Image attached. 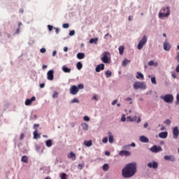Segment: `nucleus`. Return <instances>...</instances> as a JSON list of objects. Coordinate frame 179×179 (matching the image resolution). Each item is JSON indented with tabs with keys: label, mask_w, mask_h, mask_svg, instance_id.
Masks as SVG:
<instances>
[{
	"label": "nucleus",
	"mask_w": 179,
	"mask_h": 179,
	"mask_svg": "<svg viewBox=\"0 0 179 179\" xmlns=\"http://www.w3.org/2000/svg\"><path fill=\"white\" fill-rule=\"evenodd\" d=\"M136 162H131L126 164L122 170L123 178H131L136 174Z\"/></svg>",
	"instance_id": "obj_1"
},
{
	"label": "nucleus",
	"mask_w": 179,
	"mask_h": 179,
	"mask_svg": "<svg viewBox=\"0 0 179 179\" xmlns=\"http://www.w3.org/2000/svg\"><path fill=\"white\" fill-rule=\"evenodd\" d=\"M158 16L159 19H164V17H169L170 16V7H164L162 12L159 13Z\"/></svg>",
	"instance_id": "obj_2"
},
{
	"label": "nucleus",
	"mask_w": 179,
	"mask_h": 179,
	"mask_svg": "<svg viewBox=\"0 0 179 179\" xmlns=\"http://www.w3.org/2000/svg\"><path fill=\"white\" fill-rule=\"evenodd\" d=\"M160 99H162V100H164V101H165V103H167L168 104H171V103L174 101V96H173V94H166L164 96H161Z\"/></svg>",
	"instance_id": "obj_3"
},
{
	"label": "nucleus",
	"mask_w": 179,
	"mask_h": 179,
	"mask_svg": "<svg viewBox=\"0 0 179 179\" xmlns=\"http://www.w3.org/2000/svg\"><path fill=\"white\" fill-rule=\"evenodd\" d=\"M146 43H148V37L146 35L143 36L142 38L138 41L137 45L138 50H142L145 45H146Z\"/></svg>",
	"instance_id": "obj_4"
},
{
	"label": "nucleus",
	"mask_w": 179,
	"mask_h": 179,
	"mask_svg": "<svg viewBox=\"0 0 179 179\" xmlns=\"http://www.w3.org/2000/svg\"><path fill=\"white\" fill-rule=\"evenodd\" d=\"M133 86L135 90H138V89H143L145 90V89H146V84H145L143 82L137 81L134 83Z\"/></svg>",
	"instance_id": "obj_5"
},
{
	"label": "nucleus",
	"mask_w": 179,
	"mask_h": 179,
	"mask_svg": "<svg viewBox=\"0 0 179 179\" xmlns=\"http://www.w3.org/2000/svg\"><path fill=\"white\" fill-rule=\"evenodd\" d=\"M108 55H110V52H104L103 53L101 61L103 62V64H110L111 62V59L108 57Z\"/></svg>",
	"instance_id": "obj_6"
},
{
	"label": "nucleus",
	"mask_w": 179,
	"mask_h": 179,
	"mask_svg": "<svg viewBox=\"0 0 179 179\" xmlns=\"http://www.w3.org/2000/svg\"><path fill=\"white\" fill-rule=\"evenodd\" d=\"M150 152L152 153H159V152H163V148L160 145H153L150 148Z\"/></svg>",
	"instance_id": "obj_7"
},
{
	"label": "nucleus",
	"mask_w": 179,
	"mask_h": 179,
	"mask_svg": "<svg viewBox=\"0 0 179 179\" xmlns=\"http://www.w3.org/2000/svg\"><path fill=\"white\" fill-rule=\"evenodd\" d=\"M148 167L156 169L159 167V164L156 161H153L152 162H149L148 164Z\"/></svg>",
	"instance_id": "obj_8"
},
{
	"label": "nucleus",
	"mask_w": 179,
	"mask_h": 179,
	"mask_svg": "<svg viewBox=\"0 0 179 179\" xmlns=\"http://www.w3.org/2000/svg\"><path fill=\"white\" fill-rule=\"evenodd\" d=\"M173 139H178L179 135L178 127L176 126L173 129Z\"/></svg>",
	"instance_id": "obj_9"
},
{
	"label": "nucleus",
	"mask_w": 179,
	"mask_h": 179,
	"mask_svg": "<svg viewBox=\"0 0 179 179\" xmlns=\"http://www.w3.org/2000/svg\"><path fill=\"white\" fill-rule=\"evenodd\" d=\"M48 80H54V70H50L47 73Z\"/></svg>",
	"instance_id": "obj_10"
},
{
	"label": "nucleus",
	"mask_w": 179,
	"mask_h": 179,
	"mask_svg": "<svg viewBox=\"0 0 179 179\" xmlns=\"http://www.w3.org/2000/svg\"><path fill=\"white\" fill-rule=\"evenodd\" d=\"M78 92H79V90L76 85H73L70 88V93L71 94H78Z\"/></svg>",
	"instance_id": "obj_11"
},
{
	"label": "nucleus",
	"mask_w": 179,
	"mask_h": 179,
	"mask_svg": "<svg viewBox=\"0 0 179 179\" xmlns=\"http://www.w3.org/2000/svg\"><path fill=\"white\" fill-rule=\"evenodd\" d=\"M33 101H36V96H32L30 99H26L24 104L25 106H31Z\"/></svg>",
	"instance_id": "obj_12"
},
{
	"label": "nucleus",
	"mask_w": 179,
	"mask_h": 179,
	"mask_svg": "<svg viewBox=\"0 0 179 179\" xmlns=\"http://www.w3.org/2000/svg\"><path fill=\"white\" fill-rule=\"evenodd\" d=\"M171 49V45H170V43L167 42V41H166L164 43V51H170V50Z\"/></svg>",
	"instance_id": "obj_13"
},
{
	"label": "nucleus",
	"mask_w": 179,
	"mask_h": 179,
	"mask_svg": "<svg viewBox=\"0 0 179 179\" xmlns=\"http://www.w3.org/2000/svg\"><path fill=\"white\" fill-rule=\"evenodd\" d=\"M164 160H167L169 162H176V157L173 155H165L164 157Z\"/></svg>",
	"instance_id": "obj_14"
},
{
	"label": "nucleus",
	"mask_w": 179,
	"mask_h": 179,
	"mask_svg": "<svg viewBox=\"0 0 179 179\" xmlns=\"http://www.w3.org/2000/svg\"><path fill=\"white\" fill-rule=\"evenodd\" d=\"M96 72H100L101 71H104V64H100L96 66L95 69Z\"/></svg>",
	"instance_id": "obj_15"
},
{
	"label": "nucleus",
	"mask_w": 179,
	"mask_h": 179,
	"mask_svg": "<svg viewBox=\"0 0 179 179\" xmlns=\"http://www.w3.org/2000/svg\"><path fill=\"white\" fill-rule=\"evenodd\" d=\"M62 69L63 71V72H64V73H71V68H69L68 66H66V65H64L62 67Z\"/></svg>",
	"instance_id": "obj_16"
},
{
	"label": "nucleus",
	"mask_w": 179,
	"mask_h": 179,
	"mask_svg": "<svg viewBox=\"0 0 179 179\" xmlns=\"http://www.w3.org/2000/svg\"><path fill=\"white\" fill-rule=\"evenodd\" d=\"M120 156H131V152L129 151L121 150L119 152Z\"/></svg>",
	"instance_id": "obj_17"
},
{
	"label": "nucleus",
	"mask_w": 179,
	"mask_h": 179,
	"mask_svg": "<svg viewBox=\"0 0 179 179\" xmlns=\"http://www.w3.org/2000/svg\"><path fill=\"white\" fill-rule=\"evenodd\" d=\"M108 135L109 143H114V136H113V133H111V131H108Z\"/></svg>",
	"instance_id": "obj_18"
},
{
	"label": "nucleus",
	"mask_w": 179,
	"mask_h": 179,
	"mask_svg": "<svg viewBox=\"0 0 179 179\" xmlns=\"http://www.w3.org/2000/svg\"><path fill=\"white\" fill-rule=\"evenodd\" d=\"M140 142H142L143 143H148L149 138L145 136H141L140 137Z\"/></svg>",
	"instance_id": "obj_19"
},
{
	"label": "nucleus",
	"mask_w": 179,
	"mask_h": 179,
	"mask_svg": "<svg viewBox=\"0 0 179 179\" xmlns=\"http://www.w3.org/2000/svg\"><path fill=\"white\" fill-rule=\"evenodd\" d=\"M167 135H169L167 131H162L159 134V138H162V139H166V138H167Z\"/></svg>",
	"instance_id": "obj_20"
},
{
	"label": "nucleus",
	"mask_w": 179,
	"mask_h": 179,
	"mask_svg": "<svg viewBox=\"0 0 179 179\" xmlns=\"http://www.w3.org/2000/svg\"><path fill=\"white\" fill-rule=\"evenodd\" d=\"M68 158L69 159H71L73 161V160H76V155L75 153H73V152H71L69 155H68Z\"/></svg>",
	"instance_id": "obj_21"
},
{
	"label": "nucleus",
	"mask_w": 179,
	"mask_h": 179,
	"mask_svg": "<svg viewBox=\"0 0 179 179\" xmlns=\"http://www.w3.org/2000/svg\"><path fill=\"white\" fill-rule=\"evenodd\" d=\"M34 139H38L40 138V135H41V134H38V130L37 129H36V130L34 131Z\"/></svg>",
	"instance_id": "obj_22"
},
{
	"label": "nucleus",
	"mask_w": 179,
	"mask_h": 179,
	"mask_svg": "<svg viewBox=\"0 0 179 179\" xmlns=\"http://www.w3.org/2000/svg\"><path fill=\"white\" fill-rule=\"evenodd\" d=\"M148 65L149 66H158L159 63H157V62H155V61L150 60V62H148Z\"/></svg>",
	"instance_id": "obj_23"
},
{
	"label": "nucleus",
	"mask_w": 179,
	"mask_h": 179,
	"mask_svg": "<svg viewBox=\"0 0 179 179\" xmlns=\"http://www.w3.org/2000/svg\"><path fill=\"white\" fill-rule=\"evenodd\" d=\"M84 145H85V146H87V148H90V146H92V145H93V142L91 140L85 141Z\"/></svg>",
	"instance_id": "obj_24"
},
{
	"label": "nucleus",
	"mask_w": 179,
	"mask_h": 179,
	"mask_svg": "<svg viewBox=\"0 0 179 179\" xmlns=\"http://www.w3.org/2000/svg\"><path fill=\"white\" fill-rule=\"evenodd\" d=\"M136 78V79H142V80H143V79H145L143 74H142V73H141V71L137 72Z\"/></svg>",
	"instance_id": "obj_25"
},
{
	"label": "nucleus",
	"mask_w": 179,
	"mask_h": 179,
	"mask_svg": "<svg viewBox=\"0 0 179 179\" xmlns=\"http://www.w3.org/2000/svg\"><path fill=\"white\" fill-rule=\"evenodd\" d=\"M45 146L47 148H51V146H52V140L51 139H49V140H47L45 142Z\"/></svg>",
	"instance_id": "obj_26"
},
{
	"label": "nucleus",
	"mask_w": 179,
	"mask_h": 179,
	"mask_svg": "<svg viewBox=\"0 0 179 179\" xmlns=\"http://www.w3.org/2000/svg\"><path fill=\"white\" fill-rule=\"evenodd\" d=\"M128 64H131V60L124 59L122 62V66H125L126 65H128Z\"/></svg>",
	"instance_id": "obj_27"
},
{
	"label": "nucleus",
	"mask_w": 179,
	"mask_h": 179,
	"mask_svg": "<svg viewBox=\"0 0 179 179\" xmlns=\"http://www.w3.org/2000/svg\"><path fill=\"white\" fill-rule=\"evenodd\" d=\"M77 58L78 59H83L85 58V54L83 52H78L77 54Z\"/></svg>",
	"instance_id": "obj_28"
},
{
	"label": "nucleus",
	"mask_w": 179,
	"mask_h": 179,
	"mask_svg": "<svg viewBox=\"0 0 179 179\" xmlns=\"http://www.w3.org/2000/svg\"><path fill=\"white\" fill-rule=\"evenodd\" d=\"M81 127H83L84 131H88L89 130V125L87 124H86V123H83L81 124Z\"/></svg>",
	"instance_id": "obj_29"
},
{
	"label": "nucleus",
	"mask_w": 179,
	"mask_h": 179,
	"mask_svg": "<svg viewBox=\"0 0 179 179\" xmlns=\"http://www.w3.org/2000/svg\"><path fill=\"white\" fill-rule=\"evenodd\" d=\"M102 169L103 171H108V169H110V166L108 164H105L103 165Z\"/></svg>",
	"instance_id": "obj_30"
},
{
	"label": "nucleus",
	"mask_w": 179,
	"mask_h": 179,
	"mask_svg": "<svg viewBox=\"0 0 179 179\" xmlns=\"http://www.w3.org/2000/svg\"><path fill=\"white\" fill-rule=\"evenodd\" d=\"M124 50H125V48L124 46L119 47V54L120 55H122V54H124Z\"/></svg>",
	"instance_id": "obj_31"
},
{
	"label": "nucleus",
	"mask_w": 179,
	"mask_h": 179,
	"mask_svg": "<svg viewBox=\"0 0 179 179\" xmlns=\"http://www.w3.org/2000/svg\"><path fill=\"white\" fill-rule=\"evenodd\" d=\"M98 40H99V39H98L97 38H91V39L90 40V44H93V43H94V44H97Z\"/></svg>",
	"instance_id": "obj_32"
},
{
	"label": "nucleus",
	"mask_w": 179,
	"mask_h": 179,
	"mask_svg": "<svg viewBox=\"0 0 179 179\" xmlns=\"http://www.w3.org/2000/svg\"><path fill=\"white\" fill-rule=\"evenodd\" d=\"M105 75H106V78H110L111 75H113V73L111 72V71L107 70L105 72Z\"/></svg>",
	"instance_id": "obj_33"
},
{
	"label": "nucleus",
	"mask_w": 179,
	"mask_h": 179,
	"mask_svg": "<svg viewBox=\"0 0 179 179\" xmlns=\"http://www.w3.org/2000/svg\"><path fill=\"white\" fill-rule=\"evenodd\" d=\"M77 69H78V71H80V69H82V68H83V64H82V63L80 62H78L76 64Z\"/></svg>",
	"instance_id": "obj_34"
},
{
	"label": "nucleus",
	"mask_w": 179,
	"mask_h": 179,
	"mask_svg": "<svg viewBox=\"0 0 179 179\" xmlns=\"http://www.w3.org/2000/svg\"><path fill=\"white\" fill-rule=\"evenodd\" d=\"M27 160H28V158H27V156L26 155L22 156L21 158V162H22V163H27Z\"/></svg>",
	"instance_id": "obj_35"
},
{
	"label": "nucleus",
	"mask_w": 179,
	"mask_h": 179,
	"mask_svg": "<svg viewBox=\"0 0 179 179\" xmlns=\"http://www.w3.org/2000/svg\"><path fill=\"white\" fill-rule=\"evenodd\" d=\"M77 89L79 90H82V89H85V85L83 84H78Z\"/></svg>",
	"instance_id": "obj_36"
},
{
	"label": "nucleus",
	"mask_w": 179,
	"mask_h": 179,
	"mask_svg": "<svg viewBox=\"0 0 179 179\" xmlns=\"http://www.w3.org/2000/svg\"><path fill=\"white\" fill-rule=\"evenodd\" d=\"M85 167V164L83 163V164H79L78 165V170H82L83 168Z\"/></svg>",
	"instance_id": "obj_37"
},
{
	"label": "nucleus",
	"mask_w": 179,
	"mask_h": 179,
	"mask_svg": "<svg viewBox=\"0 0 179 179\" xmlns=\"http://www.w3.org/2000/svg\"><path fill=\"white\" fill-rule=\"evenodd\" d=\"M151 82H152V85H156L157 83L156 82V77L153 76L152 78H151Z\"/></svg>",
	"instance_id": "obj_38"
},
{
	"label": "nucleus",
	"mask_w": 179,
	"mask_h": 179,
	"mask_svg": "<svg viewBox=\"0 0 179 179\" xmlns=\"http://www.w3.org/2000/svg\"><path fill=\"white\" fill-rule=\"evenodd\" d=\"M107 37H108V38H113V36H112L111 35H110L109 33H107V34L104 36L103 38H104L105 40H107V38H108Z\"/></svg>",
	"instance_id": "obj_39"
},
{
	"label": "nucleus",
	"mask_w": 179,
	"mask_h": 179,
	"mask_svg": "<svg viewBox=\"0 0 179 179\" xmlns=\"http://www.w3.org/2000/svg\"><path fill=\"white\" fill-rule=\"evenodd\" d=\"M71 103L73 104V103H79V99L78 98H74L71 100Z\"/></svg>",
	"instance_id": "obj_40"
},
{
	"label": "nucleus",
	"mask_w": 179,
	"mask_h": 179,
	"mask_svg": "<svg viewBox=\"0 0 179 179\" xmlns=\"http://www.w3.org/2000/svg\"><path fill=\"white\" fill-rule=\"evenodd\" d=\"M164 124H166V125H170V124H171V120H170L169 119L166 120L164 122Z\"/></svg>",
	"instance_id": "obj_41"
},
{
	"label": "nucleus",
	"mask_w": 179,
	"mask_h": 179,
	"mask_svg": "<svg viewBox=\"0 0 179 179\" xmlns=\"http://www.w3.org/2000/svg\"><path fill=\"white\" fill-rule=\"evenodd\" d=\"M102 142L103 143H107V142H108V137H105L102 139Z\"/></svg>",
	"instance_id": "obj_42"
},
{
	"label": "nucleus",
	"mask_w": 179,
	"mask_h": 179,
	"mask_svg": "<svg viewBox=\"0 0 179 179\" xmlns=\"http://www.w3.org/2000/svg\"><path fill=\"white\" fill-rule=\"evenodd\" d=\"M62 27L63 29H68L69 27V24L68 23L63 24Z\"/></svg>",
	"instance_id": "obj_43"
},
{
	"label": "nucleus",
	"mask_w": 179,
	"mask_h": 179,
	"mask_svg": "<svg viewBox=\"0 0 179 179\" xmlns=\"http://www.w3.org/2000/svg\"><path fill=\"white\" fill-rule=\"evenodd\" d=\"M40 149H41V146H40V145H36V152H40Z\"/></svg>",
	"instance_id": "obj_44"
},
{
	"label": "nucleus",
	"mask_w": 179,
	"mask_h": 179,
	"mask_svg": "<svg viewBox=\"0 0 179 179\" xmlns=\"http://www.w3.org/2000/svg\"><path fill=\"white\" fill-rule=\"evenodd\" d=\"M69 35L70 36H75V30H71V31H70Z\"/></svg>",
	"instance_id": "obj_45"
},
{
	"label": "nucleus",
	"mask_w": 179,
	"mask_h": 179,
	"mask_svg": "<svg viewBox=\"0 0 179 179\" xmlns=\"http://www.w3.org/2000/svg\"><path fill=\"white\" fill-rule=\"evenodd\" d=\"M126 101H130V102H129V104H132V98H131V97H127V98L126 99Z\"/></svg>",
	"instance_id": "obj_46"
},
{
	"label": "nucleus",
	"mask_w": 179,
	"mask_h": 179,
	"mask_svg": "<svg viewBox=\"0 0 179 179\" xmlns=\"http://www.w3.org/2000/svg\"><path fill=\"white\" fill-rule=\"evenodd\" d=\"M38 127H40V124H34L33 128L36 131V129H37V128H38Z\"/></svg>",
	"instance_id": "obj_47"
},
{
	"label": "nucleus",
	"mask_w": 179,
	"mask_h": 179,
	"mask_svg": "<svg viewBox=\"0 0 179 179\" xmlns=\"http://www.w3.org/2000/svg\"><path fill=\"white\" fill-rule=\"evenodd\" d=\"M127 121H130V122H133L134 118L131 117V116L127 117Z\"/></svg>",
	"instance_id": "obj_48"
},
{
	"label": "nucleus",
	"mask_w": 179,
	"mask_h": 179,
	"mask_svg": "<svg viewBox=\"0 0 179 179\" xmlns=\"http://www.w3.org/2000/svg\"><path fill=\"white\" fill-rule=\"evenodd\" d=\"M48 29L49 31H52V29H54V27L52 25H48Z\"/></svg>",
	"instance_id": "obj_49"
},
{
	"label": "nucleus",
	"mask_w": 179,
	"mask_h": 179,
	"mask_svg": "<svg viewBox=\"0 0 179 179\" xmlns=\"http://www.w3.org/2000/svg\"><path fill=\"white\" fill-rule=\"evenodd\" d=\"M121 121H122V122H125V121H127V118L125 117V115H123L122 116Z\"/></svg>",
	"instance_id": "obj_50"
},
{
	"label": "nucleus",
	"mask_w": 179,
	"mask_h": 179,
	"mask_svg": "<svg viewBox=\"0 0 179 179\" xmlns=\"http://www.w3.org/2000/svg\"><path fill=\"white\" fill-rule=\"evenodd\" d=\"M62 179H66V173H64L61 176Z\"/></svg>",
	"instance_id": "obj_51"
},
{
	"label": "nucleus",
	"mask_w": 179,
	"mask_h": 179,
	"mask_svg": "<svg viewBox=\"0 0 179 179\" xmlns=\"http://www.w3.org/2000/svg\"><path fill=\"white\" fill-rule=\"evenodd\" d=\"M84 121H90V117L89 116H84Z\"/></svg>",
	"instance_id": "obj_52"
},
{
	"label": "nucleus",
	"mask_w": 179,
	"mask_h": 179,
	"mask_svg": "<svg viewBox=\"0 0 179 179\" xmlns=\"http://www.w3.org/2000/svg\"><path fill=\"white\" fill-rule=\"evenodd\" d=\"M92 99V100H95L96 101H97V100H99V97H97V95H94Z\"/></svg>",
	"instance_id": "obj_53"
},
{
	"label": "nucleus",
	"mask_w": 179,
	"mask_h": 179,
	"mask_svg": "<svg viewBox=\"0 0 179 179\" xmlns=\"http://www.w3.org/2000/svg\"><path fill=\"white\" fill-rule=\"evenodd\" d=\"M117 101H118L117 99H115L114 101H113V102L111 103L112 106H115V104H117Z\"/></svg>",
	"instance_id": "obj_54"
},
{
	"label": "nucleus",
	"mask_w": 179,
	"mask_h": 179,
	"mask_svg": "<svg viewBox=\"0 0 179 179\" xmlns=\"http://www.w3.org/2000/svg\"><path fill=\"white\" fill-rule=\"evenodd\" d=\"M176 104H178L179 103V94H178L177 95H176Z\"/></svg>",
	"instance_id": "obj_55"
},
{
	"label": "nucleus",
	"mask_w": 179,
	"mask_h": 179,
	"mask_svg": "<svg viewBox=\"0 0 179 179\" xmlns=\"http://www.w3.org/2000/svg\"><path fill=\"white\" fill-rule=\"evenodd\" d=\"M41 52H42L43 54H44V52H45L46 50L45 48H42L41 50H40Z\"/></svg>",
	"instance_id": "obj_56"
},
{
	"label": "nucleus",
	"mask_w": 179,
	"mask_h": 179,
	"mask_svg": "<svg viewBox=\"0 0 179 179\" xmlns=\"http://www.w3.org/2000/svg\"><path fill=\"white\" fill-rule=\"evenodd\" d=\"M55 30V33L56 34H58L59 33V29L54 27Z\"/></svg>",
	"instance_id": "obj_57"
},
{
	"label": "nucleus",
	"mask_w": 179,
	"mask_h": 179,
	"mask_svg": "<svg viewBox=\"0 0 179 179\" xmlns=\"http://www.w3.org/2000/svg\"><path fill=\"white\" fill-rule=\"evenodd\" d=\"M171 76L173 79H176L177 78V74H176V73H172Z\"/></svg>",
	"instance_id": "obj_58"
},
{
	"label": "nucleus",
	"mask_w": 179,
	"mask_h": 179,
	"mask_svg": "<svg viewBox=\"0 0 179 179\" xmlns=\"http://www.w3.org/2000/svg\"><path fill=\"white\" fill-rule=\"evenodd\" d=\"M176 59L179 62V52L177 53V55L176 57Z\"/></svg>",
	"instance_id": "obj_59"
},
{
	"label": "nucleus",
	"mask_w": 179,
	"mask_h": 179,
	"mask_svg": "<svg viewBox=\"0 0 179 179\" xmlns=\"http://www.w3.org/2000/svg\"><path fill=\"white\" fill-rule=\"evenodd\" d=\"M176 72H177L178 73H179V64L176 66Z\"/></svg>",
	"instance_id": "obj_60"
},
{
	"label": "nucleus",
	"mask_w": 179,
	"mask_h": 179,
	"mask_svg": "<svg viewBox=\"0 0 179 179\" xmlns=\"http://www.w3.org/2000/svg\"><path fill=\"white\" fill-rule=\"evenodd\" d=\"M45 86V84H44V83L40 84V87H41V89L44 88Z\"/></svg>",
	"instance_id": "obj_61"
},
{
	"label": "nucleus",
	"mask_w": 179,
	"mask_h": 179,
	"mask_svg": "<svg viewBox=\"0 0 179 179\" xmlns=\"http://www.w3.org/2000/svg\"><path fill=\"white\" fill-rule=\"evenodd\" d=\"M148 127H149V123L145 122V123L144 124V128H148Z\"/></svg>",
	"instance_id": "obj_62"
},
{
	"label": "nucleus",
	"mask_w": 179,
	"mask_h": 179,
	"mask_svg": "<svg viewBox=\"0 0 179 179\" xmlns=\"http://www.w3.org/2000/svg\"><path fill=\"white\" fill-rule=\"evenodd\" d=\"M52 97H53V99H55L56 97H58V94H57V93H55V94L52 95Z\"/></svg>",
	"instance_id": "obj_63"
},
{
	"label": "nucleus",
	"mask_w": 179,
	"mask_h": 179,
	"mask_svg": "<svg viewBox=\"0 0 179 179\" xmlns=\"http://www.w3.org/2000/svg\"><path fill=\"white\" fill-rule=\"evenodd\" d=\"M57 55V50H54L52 52V57H55Z\"/></svg>",
	"instance_id": "obj_64"
}]
</instances>
